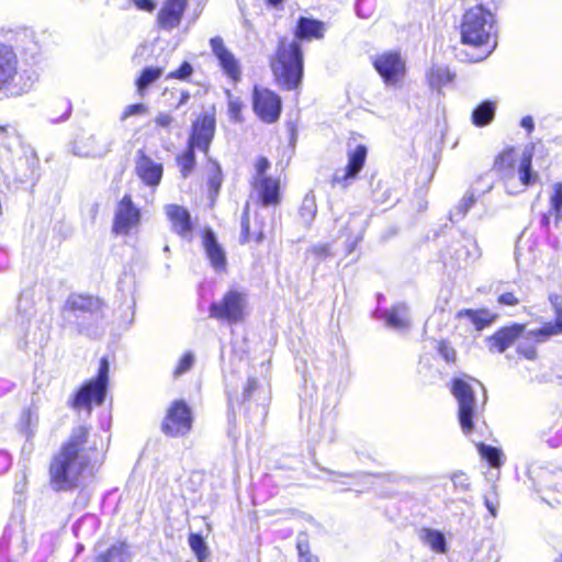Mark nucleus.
I'll list each match as a JSON object with an SVG mask.
<instances>
[{"label":"nucleus","mask_w":562,"mask_h":562,"mask_svg":"<svg viewBox=\"0 0 562 562\" xmlns=\"http://www.w3.org/2000/svg\"><path fill=\"white\" fill-rule=\"evenodd\" d=\"M103 441L83 426L75 428L66 443L53 458L49 467L50 484L56 491H68L91 475L102 460Z\"/></svg>","instance_id":"f257e3e1"},{"label":"nucleus","mask_w":562,"mask_h":562,"mask_svg":"<svg viewBox=\"0 0 562 562\" xmlns=\"http://www.w3.org/2000/svg\"><path fill=\"white\" fill-rule=\"evenodd\" d=\"M497 27L494 14L482 4L469 9L461 24V40L479 52L468 59L473 63L488 57L497 45Z\"/></svg>","instance_id":"f03ea898"},{"label":"nucleus","mask_w":562,"mask_h":562,"mask_svg":"<svg viewBox=\"0 0 562 562\" xmlns=\"http://www.w3.org/2000/svg\"><path fill=\"white\" fill-rule=\"evenodd\" d=\"M271 68L278 83L286 89H296L303 77V53L301 45L282 38L279 42L277 56Z\"/></svg>","instance_id":"7ed1b4c3"},{"label":"nucleus","mask_w":562,"mask_h":562,"mask_svg":"<svg viewBox=\"0 0 562 562\" xmlns=\"http://www.w3.org/2000/svg\"><path fill=\"white\" fill-rule=\"evenodd\" d=\"M18 63L13 48L0 44V90L10 95H21L32 86L31 78L19 71Z\"/></svg>","instance_id":"20e7f679"},{"label":"nucleus","mask_w":562,"mask_h":562,"mask_svg":"<svg viewBox=\"0 0 562 562\" xmlns=\"http://www.w3.org/2000/svg\"><path fill=\"white\" fill-rule=\"evenodd\" d=\"M109 371V361L102 358L97 378L88 381L77 391L71 400V406L76 409L90 412L92 403L101 405L104 402L106 393Z\"/></svg>","instance_id":"39448f33"},{"label":"nucleus","mask_w":562,"mask_h":562,"mask_svg":"<svg viewBox=\"0 0 562 562\" xmlns=\"http://www.w3.org/2000/svg\"><path fill=\"white\" fill-rule=\"evenodd\" d=\"M451 391L458 401L461 428L464 434H469L473 429V418L479 408L474 386L463 379H454Z\"/></svg>","instance_id":"423d86ee"},{"label":"nucleus","mask_w":562,"mask_h":562,"mask_svg":"<svg viewBox=\"0 0 562 562\" xmlns=\"http://www.w3.org/2000/svg\"><path fill=\"white\" fill-rule=\"evenodd\" d=\"M114 137L110 132L100 131L82 135L71 145V151L79 157L101 158L111 151Z\"/></svg>","instance_id":"0eeeda50"},{"label":"nucleus","mask_w":562,"mask_h":562,"mask_svg":"<svg viewBox=\"0 0 562 562\" xmlns=\"http://www.w3.org/2000/svg\"><path fill=\"white\" fill-rule=\"evenodd\" d=\"M246 297L237 291L227 292L224 297L210 306V317L228 323H238L244 319Z\"/></svg>","instance_id":"6e6552de"},{"label":"nucleus","mask_w":562,"mask_h":562,"mask_svg":"<svg viewBox=\"0 0 562 562\" xmlns=\"http://www.w3.org/2000/svg\"><path fill=\"white\" fill-rule=\"evenodd\" d=\"M192 413L184 401H175L169 407L161 428L166 435L179 437L187 435L192 428Z\"/></svg>","instance_id":"1a4fd4ad"},{"label":"nucleus","mask_w":562,"mask_h":562,"mask_svg":"<svg viewBox=\"0 0 562 562\" xmlns=\"http://www.w3.org/2000/svg\"><path fill=\"white\" fill-rule=\"evenodd\" d=\"M140 224V210L133 203L131 195L125 194L117 203L114 212L112 232L126 236Z\"/></svg>","instance_id":"9d476101"},{"label":"nucleus","mask_w":562,"mask_h":562,"mask_svg":"<svg viewBox=\"0 0 562 562\" xmlns=\"http://www.w3.org/2000/svg\"><path fill=\"white\" fill-rule=\"evenodd\" d=\"M537 333L538 329L526 330L525 325L520 324L504 327L487 339L488 349L491 351L504 352L513 344H518L520 338L528 340H543L541 335H538Z\"/></svg>","instance_id":"9b49d317"},{"label":"nucleus","mask_w":562,"mask_h":562,"mask_svg":"<svg viewBox=\"0 0 562 562\" xmlns=\"http://www.w3.org/2000/svg\"><path fill=\"white\" fill-rule=\"evenodd\" d=\"M367 158V147L357 145L353 150L348 153V164L344 169H337L331 177V186L347 189L357 178L364 166Z\"/></svg>","instance_id":"f8f14e48"},{"label":"nucleus","mask_w":562,"mask_h":562,"mask_svg":"<svg viewBox=\"0 0 562 562\" xmlns=\"http://www.w3.org/2000/svg\"><path fill=\"white\" fill-rule=\"evenodd\" d=\"M254 110L266 123L276 122L281 113V99L278 94L266 88L255 87Z\"/></svg>","instance_id":"ddd939ff"},{"label":"nucleus","mask_w":562,"mask_h":562,"mask_svg":"<svg viewBox=\"0 0 562 562\" xmlns=\"http://www.w3.org/2000/svg\"><path fill=\"white\" fill-rule=\"evenodd\" d=\"M375 70L386 85H396L405 74V63L397 53H383L373 61Z\"/></svg>","instance_id":"4468645a"},{"label":"nucleus","mask_w":562,"mask_h":562,"mask_svg":"<svg viewBox=\"0 0 562 562\" xmlns=\"http://www.w3.org/2000/svg\"><path fill=\"white\" fill-rule=\"evenodd\" d=\"M214 117L210 115H203L193 123L188 146L207 154L209 147L214 137Z\"/></svg>","instance_id":"2eb2a0df"},{"label":"nucleus","mask_w":562,"mask_h":562,"mask_svg":"<svg viewBox=\"0 0 562 562\" xmlns=\"http://www.w3.org/2000/svg\"><path fill=\"white\" fill-rule=\"evenodd\" d=\"M210 46L225 75L232 80L238 81L241 75L239 61L225 46L223 38L220 36L212 37L210 40Z\"/></svg>","instance_id":"dca6fc26"},{"label":"nucleus","mask_w":562,"mask_h":562,"mask_svg":"<svg viewBox=\"0 0 562 562\" xmlns=\"http://www.w3.org/2000/svg\"><path fill=\"white\" fill-rule=\"evenodd\" d=\"M187 4V0H166L158 12V25L167 31L179 26Z\"/></svg>","instance_id":"f3484780"},{"label":"nucleus","mask_w":562,"mask_h":562,"mask_svg":"<svg viewBox=\"0 0 562 562\" xmlns=\"http://www.w3.org/2000/svg\"><path fill=\"white\" fill-rule=\"evenodd\" d=\"M136 173L148 186H157L162 176L161 164L155 162L143 150L137 151Z\"/></svg>","instance_id":"a211bd4d"},{"label":"nucleus","mask_w":562,"mask_h":562,"mask_svg":"<svg viewBox=\"0 0 562 562\" xmlns=\"http://www.w3.org/2000/svg\"><path fill=\"white\" fill-rule=\"evenodd\" d=\"M101 310L99 299L85 296L81 294H71L65 303V311L72 312L75 315L90 314L94 316Z\"/></svg>","instance_id":"6ab92c4d"},{"label":"nucleus","mask_w":562,"mask_h":562,"mask_svg":"<svg viewBox=\"0 0 562 562\" xmlns=\"http://www.w3.org/2000/svg\"><path fill=\"white\" fill-rule=\"evenodd\" d=\"M252 187L258 193L262 205H277L280 203V182L278 179L268 177L252 181Z\"/></svg>","instance_id":"aec40b11"},{"label":"nucleus","mask_w":562,"mask_h":562,"mask_svg":"<svg viewBox=\"0 0 562 562\" xmlns=\"http://www.w3.org/2000/svg\"><path fill=\"white\" fill-rule=\"evenodd\" d=\"M203 247L212 267L216 271L224 270L226 267L225 251L217 243L215 234L211 229H205L204 232Z\"/></svg>","instance_id":"412c9836"},{"label":"nucleus","mask_w":562,"mask_h":562,"mask_svg":"<svg viewBox=\"0 0 562 562\" xmlns=\"http://www.w3.org/2000/svg\"><path fill=\"white\" fill-rule=\"evenodd\" d=\"M166 214L171 222L175 233L182 237L190 235L192 231V223L188 210L180 205L170 204L166 206Z\"/></svg>","instance_id":"4be33fe9"},{"label":"nucleus","mask_w":562,"mask_h":562,"mask_svg":"<svg viewBox=\"0 0 562 562\" xmlns=\"http://www.w3.org/2000/svg\"><path fill=\"white\" fill-rule=\"evenodd\" d=\"M363 232V218L359 214H350L346 226L340 229L341 235L347 236L346 247L348 252H352L357 245L362 240Z\"/></svg>","instance_id":"5701e85b"},{"label":"nucleus","mask_w":562,"mask_h":562,"mask_svg":"<svg viewBox=\"0 0 562 562\" xmlns=\"http://www.w3.org/2000/svg\"><path fill=\"white\" fill-rule=\"evenodd\" d=\"M426 77L429 86L440 91L443 87L453 81L456 74L446 65L434 64L427 71Z\"/></svg>","instance_id":"b1692460"},{"label":"nucleus","mask_w":562,"mask_h":562,"mask_svg":"<svg viewBox=\"0 0 562 562\" xmlns=\"http://www.w3.org/2000/svg\"><path fill=\"white\" fill-rule=\"evenodd\" d=\"M550 302L553 306L555 314V322L548 323L538 329V335H541L543 340L552 335L562 334V296L558 294L550 295Z\"/></svg>","instance_id":"393cba45"},{"label":"nucleus","mask_w":562,"mask_h":562,"mask_svg":"<svg viewBox=\"0 0 562 562\" xmlns=\"http://www.w3.org/2000/svg\"><path fill=\"white\" fill-rule=\"evenodd\" d=\"M324 36V24L321 21L300 18L295 30V37L299 40L322 38Z\"/></svg>","instance_id":"a878e982"},{"label":"nucleus","mask_w":562,"mask_h":562,"mask_svg":"<svg viewBox=\"0 0 562 562\" xmlns=\"http://www.w3.org/2000/svg\"><path fill=\"white\" fill-rule=\"evenodd\" d=\"M531 161L532 150L525 148L519 159L517 173L520 182L526 187L532 186L539 180V175L531 168Z\"/></svg>","instance_id":"bb28decb"},{"label":"nucleus","mask_w":562,"mask_h":562,"mask_svg":"<svg viewBox=\"0 0 562 562\" xmlns=\"http://www.w3.org/2000/svg\"><path fill=\"white\" fill-rule=\"evenodd\" d=\"M386 325L394 329H405L409 326L408 308L404 304L394 306L385 315Z\"/></svg>","instance_id":"cd10ccee"},{"label":"nucleus","mask_w":562,"mask_h":562,"mask_svg":"<svg viewBox=\"0 0 562 562\" xmlns=\"http://www.w3.org/2000/svg\"><path fill=\"white\" fill-rule=\"evenodd\" d=\"M420 538L432 551L443 553L447 550L446 538L442 532L429 528L420 531Z\"/></svg>","instance_id":"c85d7f7f"},{"label":"nucleus","mask_w":562,"mask_h":562,"mask_svg":"<svg viewBox=\"0 0 562 562\" xmlns=\"http://www.w3.org/2000/svg\"><path fill=\"white\" fill-rule=\"evenodd\" d=\"M549 213L555 218V222L562 220V181H557L549 189Z\"/></svg>","instance_id":"c756f323"},{"label":"nucleus","mask_w":562,"mask_h":562,"mask_svg":"<svg viewBox=\"0 0 562 562\" xmlns=\"http://www.w3.org/2000/svg\"><path fill=\"white\" fill-rule=\"evenodd\" d=\"M495 115V104L491 101H484L472 112V122L476 126L490 124Z\"/></svg>","instance_id":"7c9ffc66"},{"label":"nucleus","mask_w":562,"mask_h":562,"mask_svg":"<svg viewBox=\"0 0 562 562\" xmlns=\"http://www.w3.org/2000/svg\"><path fill=\"white\" fill-rule=\"evenodd\" d=\"M127 559V546L121 542L111 546L105 553H100L95 562H125Z\"/></svg>","instance_id":"2f4dec72"},{"label":"nucleus","mask_w":562,"mask_h":562,"mask_svg":"<svg viewBox=\"0 0 562 562\" xmlns=\"http://www.w3.org/2000/svg\"><path fill=\"white\" fill-rule=\"evenodd\" d=\"M35 315L32 303L29 300L20 299L18 306L16 322L20 324L22 331L29 333L31 329V321Z\"/></svg>","instance_id":"473e14b6"},{"label":"nucleus","mask_w":562,"mask_h":562,"mask_svg":"<svg viewBox=\"0 0 562 562\" xmlns=\"http://www.w3.org/2000/svg\"><path fill=\"white\" fill-rule=\"evenodd\" d=\"M477 191H480L477 188H472L471 191L465 193L460 203L450 212L451 221L458 222L465 216L476 201L475 192Z\"/></svg>","instance_id":"72a5a7b5"},{"label":"nucleus","mask_w":562,"mask_h":562,"mask_svg":"<svg viewBox=\"0 0 562 562\" xmlns=\"http://www.w3.org/2000/svg\"><path fill=\"white\" fill-rule=\"evenodd\" d=\"M316 212H317V205H316L315 195L312 193L306 194L305 198L303 199L302 205L300 207L301 220L303 221V223L305 225H310L314 221V218L316 216Z\"/></svg>","instance_id":"f704fd0d"},{"label":"nucleus","mask_w":562,"mask_h":562,"mask_svg":"<svg viewBox=\"0 0 562 562\" xmlns=\"http://www.w3.org/2000/svg\"><path fill=\"white\" fill-rule=\"evenodd\" d=\"M162 75L161 68L158 67H148L145 68L140 75V77L137 79V90L139 94H144L145 89L155 82L160 76Z\"/></svg>","instance_id":"c9c22d12"},{"label":"nucleus","mask_w":562,"mask_h":562,"mask_svg":"<svg viewBox=\"0 0 562 562\" xmlns=\"http://www.w3.org/2000/svg\"><path fill=\"white\" fill-rule=\"evenodd\" d=\"M459 316H465L472 321V323L476 326L477 329L483 328L485 325L492 323L493 315L488 311H473V310H464L459 313Z\"/></svg>","instance_id":"e433bc0d"},{"label":"nucleus","mask_w":562,"mask_h":562,"mask_svg":"<svg viewBox=\"0 0 562 562\" xmlns=\"http://www.w3.org/2000/svg\"><path fill=\"white\" fill-rule=\"evenodd\" d=\"M178 165L183 177H188L195 166L194 148L188 146L187 150L178 157Z\"/></svg>","instance_id":"4c0bfd02"},{"label":"nucleus","mask_w":562,"mask_h":562,"mask_svg":"<svg viewBox=\"0 0 562 562\" xmlns=\"http://www.w3.org/2000/svg\"><path fill=\"white\" fill-rule=\"evenodd\" d=\"M189 544H190L191 550L195 553L199 562H203L206 560V558L209 555L207 547L205 544L204 539L200 535H196V533L190 535Z\"/></svg>","instance_id":"58836bf2"},{"label":"nucleus","mask_w":562,"mask_h":562,"mask_svg":"<svg viewBox=\"0 0 562 562\" xmlns=\"http://www.w3.org/2000/svg\"><path fill=\"white\" fill-rule=\"evenodd\" d=\"M516 160L515 150L513 148L503 150L496 158L494 167L498 171H505L514 167Z\"/></svg>","instance_id":"ea45409f"},{"label":"nucleus","mask_w":562,"mask_h":562,"mask_svg":"<svg viewBox=\"0 0 562 562\" xmlns=\"http://www.w3.org/2000/svg\"><path fill=\"white\" fill-rule=\"evenodd\" d=\"M479 450L481 456L486 459L492 467H499L502 464V452L497 448L481 443Z\"/></svg>","instance_id":"a19ab883"},{"label":"nucleus","mask_w":562,"mask_h":562,"mask_svg":"<svg viewBox=\"0 0 562 562\" xmlns=\"http://www.w3.org/2000/svg\"><path fill=\"white\" fill-rule=\"evenodd\" d=\"M541 340H528V339H519L517 344V351L519 355L525 357L526 359L532 360L537 356L536 351V344L540 342Z\"/></svg>","instance_id":"79ce46f5"},{"label":"nucleus","mask_w":562,"mask_h":562,"mask_svg":"<svg viewBox=\"0 0 562 562\" xmlns=\"http://www.w3.org/2000/svg\"><path fill=\"white\" fill-rule=\"evenodd\" d=\"M209 173L210 188L217 192L222 184V171L220 165L216 161L210 160Z\"/></svg>","instance_id":"37998d69"},{"label":"nucleus","mask_w":562,"mask_h":562,"mask_svg":"<svg viewBox=\"0 0 562 562\" xmlns=\"http://www.w3.org/2000/svg\"><path fill=\"white\" fill-rule=\"evenodd\" d=\"M148 108L144 103L130 104L124 108L123 112L121 113L120 120L125 121L131 116L143 115L146 114Z\"/></svg>","instance_id":"c03bdc74"},{"label":"nucleus","mask_w":562,"mask_h":562,"mask_svg":"<svg viewBox=\"0 0 562 562\" xmlns=\"http://www.w3.org/2000/svg\"><path fill=\"white\" fill-rule=\"evenodd\" d=\"M194 363V356L192 352H187L179 361L178 366L173 371V375L176 378L188 372Z\"/></svg>","instance_id":"a18cd8bd"},{"label":"nucleus","mask_w":562,"mask_h":562,"mask_svg":"<svg viewBox=\"0 0 562 562\" xmlns=\"http://www.w3.org/2000/svg\"><path fill=\"white\" fill-rule=\"evenodd\" d=\"M269 160L266 157H260L255 165V175L252 181L268 178L269 176H267L266 172L269 169Z\"/></svg>","instance_id":"49530a36"},{"label":"nucleus","mask_w":562,"mask_h":562,"mask_svg":"<svg viewBox=\"0 0 562 562\" xmlns=\"http://www.w3.org/2000/svg\"><path fill=\"white\" fill-rule=\"evenodd\" d=\"M438 352L448 363H453L457 359L456 350L446 341H440Z\"/></svg>","instance_id":"de8ad7c7"},{"label":"nucleus","mask_w":562,"mask_h":562,"mask_svg":"<svg viewBox=\"0 0 562 562\" xmlns=\"http://www.w3.org/2000/svg\"><path fill=\"white\" fill-rule=\"evenodd\" d=\"M192 72H193L192 65L188 61H183L177 70H175L168 75V78L186 80L192 75Z\"/></svg>","instance_id":"09e8293b"},{"label":"nucleus","mask_w":562,"mask_h":562,"mask_svg":"<svg viewBox=\"0 0 562 562\" xmlns=\"http://www.w3.org/2000/svg\"><path fill=\"white\" fill-rule=\"evenodd\" d=\"M251 239L249 232V210L248 205H246L243 216H241V234L240 241L248 243Z\"/></svg>","instance_id":"8fccbe9b"},{"label":"nucleus","mask_w":562,"mask_h":562,"mask_svg":"<svg viewBox=\"0 0 562 562\" xmlns=\"http://www.w3.org/2000/svg\"><path fill=\"white\" fill-rule=\"evenodd\" d=\"M451 481L457 490L467 491L470 486L469 477L463 473L453 474Z\"/></svg>","instance_id":"3c124183"},{"label":"nucleus","mask_w":562,"mask_h":562,"mask_svg":"<svg viewBox=\"0 0 562 562\" xmlns=\"http://www.w3.org/2000/svg\"><path fill=\"white\" fill-rule=\"evenodd\" d=\"M173 122V116L166 112H159L155 117V124L157 126L168 128Z\"/></svg>","instance_id":"603ef678"},{"label":"nucleus","mask_w":562,"mask_h":562,"mask_svg":"<svg viewBox=\"0 0 562 562\" xmlns=\"http://www.w3.org/2000/svg\"><path fill=\"white\" fill-rule=\"evenodd\" d=\"M373 4V0H358L357 2V13L359 16L361 18H369L371 15V12L370 10H367V5H368V9H370Z\"/></svg>","instance_id":"864d4df0"},{"label":"nucleus","mask_w":562,"mask_h":562,"mask_svg":"<svg viewBox=\"0 0 562 562\" xmlns=\"http://www.w3.org/2000/svg\"><path fill=\"white\" fill-rule=\"evenodd\" d=\"M520 302V300L515 296L512 292H505L498 296V303L503 305L514 306L517 305Z\"/></svg>","instance_id":"5fc2aeb1"},{"label":"nucleus","mask_w":562,"mask_h":562,"mask_svg":"<svg viewBox=\"0 0 562 562\" xmlns=\"http://www.w3.org/2000/svg\"><path fill=\"white\" fill-rule=\"evenodd\" d=\"M257 387H258L257 380L254 378L248 379L247 385L244 390V397L246 400L250 398L251 394L257 390Z\"/></svg>","instance_id":"6e6d98bb"},{"label":"nucleus","mask_w":562,"mask_h":562,"mask_svg":"<svg viewBox=\"0 0 562 562\" xmlns=\"http://www.w3.org/2000/svg\"><path fill=\"white\" fill-rule=\"evenodd\" d=\"M312 252L319 257H326L330 254L329 245H327V244L315 245L312 248Z\"/></svg>","instance_id":"4d7b16f0"},{"label":"nucleus","mask_w":562,"mask_h":562,"mask_svg":"<svg viewBox=\"0 0 562 562\" xmlns=\"http://www.w3.org/2000/svg\"><path fill=\"white\" fill-rule=\"evenodd\" d=\"M296 548H297V551H299L300 560L303 559V555H310L311 554L310 551H308V543L306 541L299 540L297 544H296Z\"/></svg>","instance_id":"13d9d810"},{"label":"nucleus","mask_w":562,"mask_h":562,"mask_svg":"<svg viewBox=\"0 0 562 562\" xmlns=\"http://www.w3.org/2000/svg\"><path fill=\"white\" fill-rule=\"evenodd\" d=\"M520 126L525 130H527L528 133H531L533 131V120L531 116H525L520 121Z\"/></svg>","instance_id":"bf43d9fd"},{"label":"nucleus","mask_w":562,"mask_h":562,"mask_svg":"<svg viewBox=\"0 0 562 562\" xmlns=\"http://www.w3.org/2000/svg\"><path fill=\"white\" fill-rule=\"evenodd\" d=\"M228 108H229V112L232 113V115L237 119L238 117V114L240 112V103L239 101L237 100H231L229 101V104H228Z\"/></svg>","instance_id":"052dcab7"},{"label":"nucleus","mask_w":562,"mask_h":562,"mask_svg":"<svg viewBox=\"0 0 562 562\" xmlns=\"http://www.w3.org/2000/svg\"><path fill=\"white\" fill-rule=\"evenodd\" d=\"M137 7L145 11H153L155 9L154 0H139Z\"/></svg>","instance_id":"680f3d73"},{"label":"nucleus","mask_w":562,"mask_h":562,"mask_svg":"<svg viewBox=\"0 0 562 562\" xmlns=\"http://www.w3.org/2000/svg\"><path fill=\"white\" fill-rule=\"evenodd\" d=\"M15 133V128L12 125H0V135H13Z\"/></svg>","instance_id":"e2e57ef3"},{"label":"nucleus","mask_w":562,"mask_h":562,"mask_svg":"<svg viewBox=\"0 0 562 562\" xmlns=\"http://www.w3.org/2000/svg\"><path fill=\"white\" fill-rule=\"evenodd\" d=\"M484 503H485V506L488 509V512L492 514V516L495 517L496 510H497L496 505L492 501H490L488 497H485Z\"/></svg>","instance_id":"0e129e2a"},{"label":"nucleus","mask_w":562,"mask_h":562,"mask_svg":"<svg viewBox=\"0 0 562 562\" xmlns=\"http://www.w3.org/2000/svg\"><path fill=\"white\" fill-rule=\"evenodd\" d=\"M26 420H27V425L29 426L33 423V420L36 424L37 423V415L35 413H33L31 409H29L26 412Z\"/></svg>","instance_id":"69168bd1"},{"label":"nucleus","mask_w":562,"mask_h":562,"mask_svg":"<svg viewBox=\"0 0 562 562\" xmlns=\"http://www.w3.org/2000/svg\"><path fill=\"white\" fill-rule=\"evenodd\" d=\"M190 99V93L188 91H181V98L177 104V108H180L182 104L187 103Z\"/></svg>","instance_id":"338daca9"},{"label":"nucleus","mask_w":562,"mask_h":562,"mask_svg":"<svg viewBox=\"0 0 562 562\" xmlns=\"http://www.w3.org/2000/svg\"><path fill=\"white\" fill-rule=\"evenodd\" d=\"M300 562H319V561L315 555L310 554V555H303V559H301Z\"/></svg>","instance_id":"774afa93"}]
</instances>
